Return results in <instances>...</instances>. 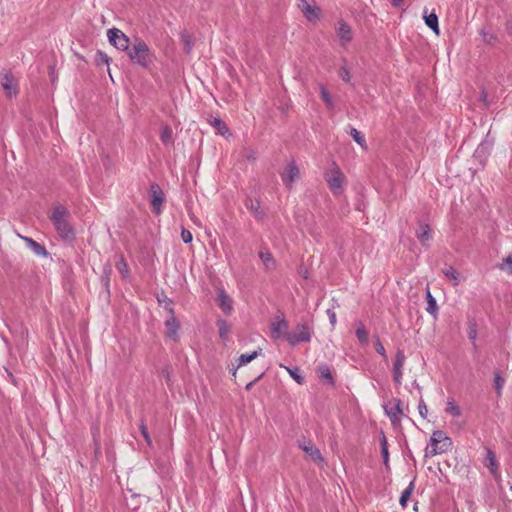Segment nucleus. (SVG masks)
I'll use <instances>...</instances> for the list:
<instances>
[{
    "label": "nucleus",
    "mask_w": 512,
    "mask_h": 512,
    "mask_svg": "<svg viewBox=\"0 0 512 512\" xmlns=\"http://www.w3.org/2000/svg\"><path fill=\"white\" fill-rule=\"evenodd\" d=\"M57 233L64 240H73L75 237L74 229L71 225V213L62 205L53 208L50 216Z\"/></svg>",
    "instance_id": "obj_1"
},
{
    "label": "nucleus",
    "mask_w": 512,
    "mask_h": 512,
    "mask_svg": "<svg viewBox=\"0 0 512 512\" xmlns=\"http://www.w3.org/2000/svg\"><path fill=\"white\" fill-rule=\"evenodd\" d=\"M127 55L131 61L142 67H148L153 61V55L149 47L143 40L138 38L135 39L131 48L128 49Z\"/></svg>",
    "instance_id": "obj_2"
},
{
    "label": "nucleus",
    "mask_w": 512,
    "mask_h": 512,
    "mask_svg": "<svg viewBox=\"0 0 512 512\" xmlns=\"http://www.w3.org/2000/svg\"><path fill=\"white\" fill-rule=\"evenodd\" d=\"M452 440L443 431L436 430L433 432L430 443L425 450V456H435L450 450Z\"/></svg>",
    "instance_id": "obj_3"
},
{
    "label": "nucleus",
    "mask_w": 512,
    "mask_h": 512,
    "mask_svg": "<svg viewBox=\"0 0 512 512\" xmlns=\"http://www.w3.org/2000/svg\"><path fill=\"white\" fill-rule=\"evenodd\" d=\"M286 340L291 346H296L302 342H309L311 340V330L307 323H299L295 329L289 334H286Z\"/></svg>",
    "instance_id": "obj_4"
},
{
    "label": "nucleus",
    "mask_w": 512,
    "mask_h": 512,
    "mask_svg": "<svg viewBox=\"0 0 512 512\" xmlns=\"http://www.w3.org/2000/svg\"><path fill=\"white\" fill-rule=\"evenodd\" d=\"M109 42L118 50L128 52L131 48L130 39L118 28H111L107 31Z\"/></svg>",
    "instance_id": "obj_5"
},
{
    "label": "nucleus",
    "mask_w": 512,
    "mask_h": 512,
    "mask_svg": "<svg viewBox=\"0 0 512 512\" xmlns=\"http://www.w3.org/2000/svg\"><path fill=\"white\" fill-rule=\"evenodd\" d=\"M325 179L328 183L329 188L335 193H339L342 184L344 182V174L341 172L340 168L334 163L333 168L326 173Z\"/></svg>",
    "instance_id": "obj_6"
},
{
    "label": "nucleus",
    "mask_w": 512,
    "mask_h": 512,
    "mask_svg": "<svg viewBox=\"0 0 512 512\" xmlns=\"http://www.w3.org/2000/svg\"><path fill=\"white\" fill-rule=\"evenodd\" d=\"M1 86L8 97L17 95L18 81L11 72H4L0 75Z\"/></svg>",
    "instance_id": "obj_7"
},
{
    "label": "nucleus",
    "mask_w": 512,
    "mask_h": 512,
    "mask_svg": "<svg viewBox=\"0 0 512 512\" xmlns=\"http://www.w3.org/2000/svg\"><path fill=\"white\" fill-rule=\"evenodd\" d=\"M149 194L152 210L156 215H159L161 213L162 204L165 202L164 193L158 184L152 183L150 185Z\"/></svg>",
    "instance_id": "obj_8"
},
{
    "label": "nucleus",
    "mask_w": 512,
    "mask_h": 512,
    "mask_svg": "<svg viewBox=\"0 0 512 512\" xmlns=\"http://www.w3.org/2000/svg\"><path fill=\"white\" fill-rule=\"evenodd\" d=\"M271 336L274 339H278L282 336L286 337V334H289L288 330V322L284 318L283 313L276 315L274 320L270 324Z\"/></svg>",
    "instance_id": "obj_9"
},
{
    "label": "nucleus",
    "mask_w": 512,
    "mask_h": 512,
    "mask_svg": "<svg viewBox=\"0 0 512 512\" xmlns=\"http://www.w3.org/2000/svg\"><path fill=\"white\" fill-rule=\"evenodd\" d=\"M401 405L402 402L400 399H393L391 402H389L388 405L384 407L386 414L394 426L400 423L401 416L403 415Z\"/></svg>",
    "instance_id": "obj_10"
},
{
    "label": "nucleus",
    "mask_w": 512,
    "mask_h": 512,
    "mask_svg": "<svg viewBox=\"0 0 512 512\" xmlns=\"http://www.w3.org/2000/svg\"><path fill=\"white\" fill-rule=\"evenodd\" d=\"M336 34L342 47H347V45L352 41V29L344 20L338 21Z\"/></svg>",
    "instance_id": "obj_11"
},
{
    "label": "nucleus",
    "mask_w": 512,
    "mask_h": 512,
    "mask_svg": "<svg viewBox=\"0 0 512 512\" xmlns=\"http://www.w3.org/2000/svg\"><path fill=\"white\" fill-rule=\"evenodd\" d=\"M406 356L402 350H398L395 355L393 363V379L396 384L401 385L402 383V368L404 366Z\"/></svg>",
    "instance_id": "obj_12"
},
{
    "label": "nucleus",
    "mask_w": 512,
    "mask_h": 512,
    "mask_svg": "<svg viewBox=\"0 0 512 512\" xmlns=\"http://www.w3.org/2000/svg\"><path fill=\"white\" fill-rule=\"evenodd\" d=\"M300 176L299 168L296 166L294 162H291L284 170L282 174V181L287 186L290 187L294 181H296Z\"/></svg>",
    "instance_id": "obj_13"
},
{
    "label": "nucleus",
    "mask_w": 512,
    "mask_h": 512,
    "mask_svg": "<svg viewBox=\"0 0 512 512\" xmlns=\"http://www.w3.org/2000/svg\"><path fill=\"white\" fill-rule=\"evenodd\" d=\"M217 303L225 314H230L232 312L233 301L231 297L227 295L226 292L222 289H219L217 292Z\"/></svg>",
    "instance_id": "obj_14"
},
{
    "label": "nucleus",
    "mask_w": 512,
    "mask_h": 512,
    "mask_svg": "<svg viewBox=\"0 0 512 512\" xmlns=\"http://www.w3.org/2000/svg\"><path fill=\"white\" fill-rule=\"evenodd\" d=\"M416 236L422 246L428 247L432 239L431 230L428 224L419 222V227L416 230Z\"/></svg>",
    "instance_id": "obj_15"
},
{
    "label": "nucleus",
    "mask_w": 512,
    "mask_h": 512,
    "mask_svg": "<svg viewBox=\"0 0 512 512\" xmlns=\"http://www.w3.org/2000/svg\"><path fill=\"white\" fill-rule=\"evenodd\" d=\"M165 327L167 329L166 335L169 338L176 340L179 323L174 316V312H172V314H168V318L165 320Z\"/></svg>",
    "instance_id": "obj_16"
},
{
    "label": "nucleus",
    "mask_w": 512,
    "mask_h": 512,
    "mask_svg": "<svg viewBox=\"0 0 512 512\" xmlns=\"http://www.w3.org/2000/svg\"><path fill=\"white\" fill-rule=\"evenodd\" d=\"M300 448L316 463L323 462V457L320 453V450L315 447L313 444L308 443L304 445H300Z\"/></svg>",
    "instance_id": "obj_17"
},
{
    "label": "nucleus",
    "mask_w": 512,
    "mask_h": 512,
    "mask_svg": "<svg viewBox=\"0 0 512 512\" xmlns=\"http://www.w3.org/2000/svg\"><path fill=\"white\" fill-rule=\"evenodd\" d=\"M354 327L358 341L362 345H366L368 343V331L366 330L364 323L361 320H357L354 322Z\"/></svg>",
    "instance_id": "obj_18"
},
{
    "label": "nucleus",
    "mask_w": 512,
    "mask_h": 512,
    "mask_svg": "<svg viewBox=\"0 0 512 512\" xmlns=\"http://www.w3.org/2000/svg\"><path fill=\"white\" fill-rule=\"evenodd\" d=\"M443 274L445 275V277L451 281V283L454 285V286H457L460 284V282L462 281V276L461 274L456 270L454 269L452 266H447L445 267L443 270H442Z\"/></svg>",
    "instance_id": "obj_19"
},
{
    "label": "nucleus",
    "mask_w": 512,
    "mask_h": 512,
    "mask_svg": "<svg viewBox=\"0 0 512 512\" xmlns=\"http://www.w3.org/2000/svg\"><path fill=\"white\" fill-rule=\"evenodd\" d=\"M302 13L309 22L316 23L319 20L321 10L316 5H310Z\"/></svg>",
    "instance_id": "obj_20"
},
{
    "label": "nucleus",
    "mask_w": 512,
    "mask_h": 512,
    "mask_svg": "<svg viewBox=\"0 0 512 512\" xmlns=\"http://www.w3.org/2000/svg\"><path fill=\"white\" fill-rule=\"evenodd\" d=\"M259 257L262 260V263L266 270H273L275 268L276 261L269 251L261 250L259 252Z\"/></svg>",
    "instance_id": "obj_21"
},
{
    "label": "nucleus",
    "mask_w": 512,
    "mask_h": 512,
    "mask_svg": "<svg viewBox=\"0 0 512 512\" xmlns=\"http://www.w3.org/2000/svg\"><path fill=\"white\" fill-rule=\"evenodd\" d=\"M485 466L490 469L491 473L494 476H496L497 471H498V462L496 460L495 453L490 449H487V455L485 458Z\"/></svg>",
    "instance_id": "obj_22"
},
{
    "label": "nucleus",
    "mask_w": 512,
    "mask_h": 512,
    "mask_svg": "<svg viewBox=\"0 0 512 512\" xmlns=\"http://www.w3.org/2000/svg\"><path fill=\"white\" fill-rule=\"evenodd\" d=\"M425 24L432 29L437 35H439L438 17L435 13L427 14V9L424 11Z\"/></svg>",
    "instance_id": "obj_23"
},
{
    "label": "nucleus",
    "mask_w": 512,
    "mask_h": 512,
    "mask_svg": "<svg viewBox=\"0 0 512 512\" xmlns=\"http://www.w3.org/2000/svg\"><path fill=\"white\" fill-rule=\"evenodd\" d=\"M479 34L482 36L483 42L488 45H494L498 42L497 35L493 32H490L485 27L480 29Z\"/></svg>",
    "instance_id": "obj_24"
},
{
    "label": "nucleus",
    "mask_w": 512,
    "mask_h": 512,
    "mask_svg": "<svg viewBox=\"0 0 512 512\" xmlns=\"http://www.w3.org/2000/svg\"><path fill=\"white\" fill-rule=\"evenodd\" d=\"M317 374L321 379L328 381L332 385L334 384L331 371L326 364H321L317 367Z\"/></svg>",
    "instance_id": "obj_25"
},
{
    "label": "nucleus",
    "mask_w": 512,
    "mask_h": 512,
    "mask_svg": "<svg viewBox=\"0 0 512 512\" xmlns=\"http://www.w3.org/2000/svg\"><path fill=\"white\" fill-rule=\"evenodd\" d=\"M245 205L247 209H249L257 219H262L263 212L260 209V203L258 201L248 199Z\"/></svg>",
    "instance_id": "obj_26"
},
{
    "label": "nucleus",
    "mask_w": 512,
    "mask_h": 512,
    "mask_svg": "<svg viewBox=\"0 0 512 512\" xmlns=\"http://www.w3.org/2000/svg\"><path fill=\"white\" fill-rule=\"evenodd\" d=\"M157 301L160 306H162L168 314H172L173 307H172V301L164 294V292L157 294Z\"/></svg>",
    "instance_id": "obj_27"
},
{
    "label": "nucleus",
    "mask_w": 512,
    "mask_h": 512,
    "mask_svg": "<svg viewBox=\"0 0 512 512\" xmlns=\"http://www.w3.org/2000/svg\"><path fill=\"white\" fill-rule=\"evenodd\" d=\"M496 268L508 274H512V253L504 257L502 262L496 265Z\"/></svg>",
    "instance_id": "obj_28"
},
{
    "label": "nucleus",
    "mask_w": 512,
    "mask_h": 512,
    "mask_svg": "<svg viewBox=\"0 0 512 512\" xmlns=\"http://www.w3.org/2000/svg\"><path fill=\"white\" fill-rule=\"evenodd\" d=\"M426 298H427V304H428L427 308H426L427 312L430 313L431 315H436L438 306H437L435 298L432 296L429 289H427Z\"/></svg>",
    "instance_id": "obj_29"
},
{
    "label": "nucleus",
    "mask_w": 512,
    "mask_h": 512,
    "mask_svg": "<svg viewBox=\"0 0 512 512\" xmlns=\"http://www.w3.org/2000/svg\"><path fill=\"white\" fill-rule=\"evenodd\" d=\"M217 327H218L219 336L221 337V339L226 340L230 333L231 326L225 320L219 319L217 321Z\"/></svg>",
    "instance_id": "obj_30"
},
{
    "label": "nucleus",
    "mask_w": 512,
    "mask_h": 512,
    "mask_svg": "<svg viewBox=\"0 0 512 512\" xmlns=\"http://www.w3.org/2000/svg\"><path fill=\"white\" fill-rule=\"evenodd\" d=\"M414 490V482L411 481L408 487L402 492L400 497V505L405 508L407 505L408 500L410 499V496Z\"/></svg>",
    "instance_id": "obj_31"
},
{
    "label": "nucleus",
    "mask_w": 512,
    "mask_h": 512,
    "mask_svg": "<svg viewBox=\"0 0 512 512\" xmlns=\"http://www.w3.org/2000/svg\"><path fill=\"white\" fill-rule=\"evenodd\" d=\"M468 338L472 341L474 347H476V338H477V324L474 320H470L468 323Z\"/></svg>",
    "instance_id": "obj_32"
},
{
    "label": "nucleus",
    "mask_w": 512,
    "mask_h": 512,
    "mask_svg": "<svg viewBox=\"0 0 512 512\" xmlns=\"http://www.w3.org/2000/svg\"><path fill=\"white\" fill-rule=\"evenodd\" d=\"M211 124L223 136L228 132L226 124L219 118H214Z\"/></svg>",
    "instance_id": "obj_33"
},
{
    "label": "nucleus",
    "mask_w": 512,
    "mask_h": 512,
    "mask_svg": "<svg viewBox=\"0 0 512 512\" xmlns=\"http://www.w3.org/2000/svg\"><path fill=\"white\" fill-rule=\"evenodd\" d=\"M320 92L321 98L324 101V103L327 105L329 109H332L334 107V102L329 92L326 90L324 86L320 87Z\"/></svg>",
    "instance_id": "obj_34"
},
{
    "label": "nucleus",
    "mask_w": 512,
    "mask_h": 512,
    "mask_svg": "<svg viewBox=\"0 0 512 512\" xmlns=\"http://www.w3.org/2000/svg\"><path fill=\"white\" fill-rule=\"evenodd\" d=\"M380 446H381V454L384 460V464L387 465L389 460V453H388V445H387V439L384 434H382V437L380 439Z\"/></svg>",
    "instance_id": "obj_35"
},
{
    "label": "nucleus",
    "mask_w": 512,
    "mask_h": 512,
    "mask_svg": "<svg viewBox=\"0 0 512 512\" xmlns=\"http://www.w3.org/2000/svg\"><path fill=\"white\" fill-rule=\"evenodd\" d=\"M350 135L362 148L366 147L365 138L357 129L351 128Z\"/></svg>",
    "instance_id": "obj_36"
},
{
    "label": "nucleus",
    "mask_w": 512,
    "mask_h": 512,
    "mask_svg": "<svg viewBox=\"0 0 512 512\" xmlns=\"http://www.w3.org/2000/svg\"><path fill=\"white\" fill-rule=\"evenodd\" d=\"M448 407L446 408V412L451 414L454 417H458L461 415L460 408L454 403V400L450 399L447 402Z\"/></svg>",
    "instance_id": "obj_37"
},
{
    "label": "nucleus",
    "mask_w": 512,
    "mask_h": 512,
    "mask_svg": "<svg viewBox=\"0 0 512 512\" xmlns=\"http://www.w3.org/2000/svg\"><path fill=\"white\" fill-rule=\"evenodd\" d=\"M34 254H36L37 256H44L46 257L48 255V252L47 250L45 249V247L43 245H41L40 243L38 242H34V244H32L31 248H30Z\"/></svg>",
    "instance_id": "obj_38"
},
{
    "label": "nucleus",
    "mask_w": 512,
    "mask_h": 512,
    "mask_svg": "<svg viewBox=\"0 0 512 512\" xmlns=\"http://www.w3.org/2000/svg\"><path fill=\"white\" fill-rule=\"evenodd\" d=\"M116 268L118 271L122 274L123 277H126L128 275V265L124 258L121 256L119 261L116 263Z\"/></svg>",
    "instance_id": "obj_39"
},
{
    "label": "nucleus",
    "mask_w": 512,
    "mask_h": 512,
    "mask_svg": "<svg viewBox=\"0 0 512 512\" xmlns=\"http://www.w3.org/2000/svg\"><path fill=\"white\" fill-rule=\"evenodd\" d=\"M257 355H258L257 351H254L251 354H242L239 357V365H245V364L251 362L252 360H254L257 357Z\"/></svg>",
    "instance_id": "obj_40"
},
{
    "label": "nucleus",
    "mask_w": 512,
    "mask_h": 512,
    "mask_svg": "<svg viewBox=\"0 0 512 512\" xmlns=\"http://www.w3.org/2000/svg\"><path fill=\"white\" fill-rule=\"evenodd\" d=\"M109 60L110 59L106 53H104L102 51H98L96 53L95 62L97 65H102V64L109 65Z\"/></svg>",
    "instance_id": "obj_41"
},
{
    "label": "nucleus",
    "mask_w": 512,
    "mask_h": 512,
    "mask_svg": "<svg viewBox=\"0 0 512 512\" xmlns=\"http://www.w3.org/2000/svg\"><path fill=\"white\" fill-rule=\"evenodd\" d=\"M504 379L500 376L499 373H495V377H494V388L497 392L498 395L501 394V390L503 388V385H504Z\"/></svg>",
    "instance_id": "obj_42"
},
{
    "label": "nucleus",
    "mask_w": 512,
    "mask_h": 512,
    "mask_svg": "<svg viewBox=\"0 0 512 512\" xmlns=\"http://www.w3.org/2000/svg\"><path fill=\"white\" fill-rule=\"evenodd\" d=\"M161 140L163 143L168 144L172 139V131L167 126L163 128L161 132Z\"/></svg>",
    "instance_id": "obj_43"
},
{
    "label": "nucleus",
    "mask_w": 512,
    "mask_h": 512,
    "mask_svg": "<svg viewBox=\"0 0 512 512\" xmlns=\"http://www.w3.org/2000/svg\"><path fill=\"white\" fill-rule=\"evenodd\" d=\"M140 431H141V434H142L143 438L145 439L147 445L152 446V440H151L148 429H147L146 425L144 424V422H141V424H140Z\"/></svg>",
    "instance_id": "obj_44"
},
{
    "label": "nucleus",
    "mask_w": 512,
    "mask_h": 512,
    "mask_svg": "<svg viewBox=\"0 0 512 512\" xmlns=\"http://www.w3.org/2000/svg\"><path fill=\"white\" fill-rule=\"evenodd\" d=\"M181 38L184 45V49L186 50V52L189 53L191 50V41L189 33L185 31L184 33H182Z\"/></svg>",
    "instance_id": "obj_45"
},
{
    "label": "nucleus",
    "mask_w": 512,
    "mask_h": 512,
    "mask_svg": "<svg viewBox=\"0 0 512 512\" xmlns=\"http://www.w3.org/2000/svg\"><path fill=\"white\" fill-rule=\"evenodd\" d=\"M375 349L384 359H387L385 348L378 337L375 340Z\"/></svg>",
    "instance_id": "obj_46"
},
{
    "label": "nucleus",
    "mask_w": 512,
    "mask_h": 512,
    "mask_svg": "<svg viewBox=\"0 0 512 512\" xmlns=\"http://www.w3.org/2000/svg\"><path fill=\"white\" fill-rule=\"evenodd\" d=\"M339 76L345 82H349L350 81L351 76H350V72H349L348 68L346 67V65L341 67L340 72H339Z\"/></svg>",
    "instance_id": "obj_47"
},
{
    "label": "nucleus",
    "mask_w": 512,
    "mask_h": 512,
    "mask_svg": "<svg viewBox=\"0 0 512 512\" xmlns=\"http://www.w3.org/2000/svg\"><path fill=\"white\" fill-rule=\"evenodd\" d=\"M290 376L299 384L303 383V377L298 373V370H292L287 368Z\"/></svg>",
    "instance_id": "obj_48"
},
{
    "label": "nucleus",
    "mask_w": 512,
    "mask_h": 512,
    "mask_svg": "<svg viewBox=\"0 0 512 512\" xmlns=\"http://www.w3.org/2000/svg\"><path fill=\"white\" fill-rule=\"evenodd\" d=\"M181 237L185 243H189L192 241V233L188 229H182Z\"/></svg>",
    "instance_id": "obj_49"
},
{
    "label": "nucleus",
    "mask_w": 512,
    "mask_h": 512,
    "mask_svg": "<svg viewBox=\"0 0 512 512\" xmlns=\"http://www.w3.org/2000/svg\"><path fill=\"white\" fill-rule=\"evenodd\" d=\"M418 410H419V414H420L423 418H425V417H426V414H427V412H428V410H427V406L425 405V403H424V401H423V400H421V401L419 402Z\"/></svg>",
    "instance_id": "obj_50"
},
{
    "label": "nucleus",
    "mask_w": 512,
    "mask_h": 512,
    "mask_svg": "<svg viewBox=\"0 0 512 512\" xmlns=\"http://www.w3.org/2000/svg\"><path fill=\"white\" fill-rule=\"evenodd\" d=\"M310 5L311 4L307 0H300L298 3V7L301 10V12L306 10V7H310Z\"/></svg>",
    "instance_id": "obj_51"
},
{
    "label": "nucleus",
    "mask_w": 512,
    "mask_h": 512,
    "mask_svg": "<svg viewBox=\"0 0 512 512\" xmlns=\"http://www.w3.org/2000/svg\"><path fill=\"white\" fill-rule=\"evenodd\" d=\"M329 312V319H330V323L334 326L335 323H336V314L334 312Z\"/></svg>",
    "instance_id": "obj_52"
},
{
    "label": "nucleus",
    "mask_w": 512,
    "mask_h": 512,
    "mask_svg": "<svg viewBox=\"0 0 512 512\" xmlns=\"http://www.w3.org/2000/svg\"><path fill=\"white\" fill-rule=\"evenodd\" d=\"M23 239L25 240L29 248H31L32 244H34L35 242V240H33L32 238L24 237Z\"/></svg>",
    "instance_id": "obj_53"
},
{
    "label": "nucleus",
    "mask_w": 512,
    "mask_h": 512,
    "mask_svg": "<svg viewBox=\"0 0 512 512\" xmlns=\"http://www.w3.org/2000/svg\"><path fill=\"white\" fill-rule=\"evenodd\" d=\"M403 0H392V5L394 7H400Z\"/></svg>",
    "instance_id": "obj_54"
},
{
    "label": "nucleus",
    "mask_w": 512,
    "mask_h": 512,
    "mask_svg": "<svg viewBox=\"0 0 512 512\" xmlns=\"http://www.w3.org/2000/svg\"><path fill=\"white\" fill-rule=\"evenodd\" d=\"M481 100L483 102H486L487 100V93L484 90L481 92Z\"/></svg>",
    "instance_id": "obj_55"
}]
</instances>
